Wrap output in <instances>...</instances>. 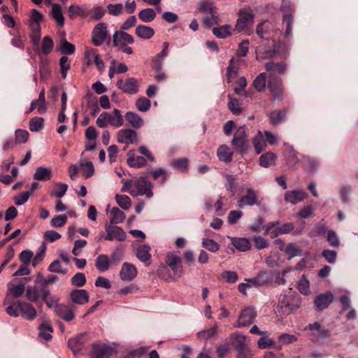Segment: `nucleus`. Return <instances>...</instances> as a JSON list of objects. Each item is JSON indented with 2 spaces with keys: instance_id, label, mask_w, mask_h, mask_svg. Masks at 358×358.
<instances>
[{
  "instance_id": "1",
  "label": "nucleus",
  "mask_w": 358,
  "mask_h": 358,
  "mask_svg": "<svg viewBox=\"0 0 358 358\" xmlns=\"http://www.w3.org/2000/svg\"><path fill=\"white\" fill-rule=\"evenodd\" d=\"M49 287L46 285L45 278L41 273H38L33 286H28L26 288L25 296L31 302H37L39 299L41 300L45 296H50Z\"/></svg>"
},
{
  "instance_id": "2",
  "label": "nucleus",
  "mask_w": 358,
  "mask_h": 358,
  "mask_svg": "<svg viewBox=\"0 0 358 358\" xmlns=\"http://www.w3.org/2000/svg\"><path fill=\"white\" fill-rule=\"evenodd\" d=\"M255 21V15L251 8L240 9L238 12V19L234 26V31L245 35L252 34L251 28Z\"/></svg>"
},
{
  "instance_id": "3",
  "label": "nucleus",
  "mask_w": 358,
  "mask_h": 358,
  "mask_svg": "<svg viewBox=\"0 0 358 358\" xmlns=\"http://www.w3.org/2000/svg\"><path fill=\"white\" fill-rule=\"evenodd\" d=\"M96 124L99 128H105L107 124L118 128L124 124V117L119 109L115 108L111 113H101L96 119Z\"/></svg>"
},
{
  "instance_id": "4",
  "label": "nucleus",
  "mask_w": 358,
  "mask_h": 358,
  "mask_svg": "<svg viewBox=\"0 0 358 358\" xmlns=\"http://www.w3.org/2000/svg\"><path fill=\"white\" fill-rule=\"evenodd\" d=\"M231 145L234 151L240 155L248 152L250 143L245 126H241L236 129L234 134V138L231 140Z\"/></svg>"
},
{
  "instance_id": "5",
  "label": "nucleus",
  "mask_w": 358,
  "mask_h": 358,
  "mask_svg": "<svg viewBox=\"0 0 358 358\" xmlns=\"http://www.w3.org/2000/svg\"><path fill=\"white\" fill-rule=\"evenodd\" d=\"M134 188L129 191L133 196L145 195L148 198L153 196L152 185L145 176H141L134 180Z\"/></svg>"
},
{
  "instance_id": "6",
  "label": "nucleus",
  "mask_w": 358,
  "mask_h": 358,
  "mask_svg": "<svg viewBox=\"0 0 358 358\" xmlns=\"http://www.w3.org/2000/svg\"><path fill=\"white\" fill-rule=\"evenodd\" d=\"M267 87L274 101H282L286 97L285 88L282 78L268 79Z\"/></svg>"
},
{
  "instance_id": "7",
  "label": "nucleus",
  "mask_w": 358,
  "mask_h": 358,
  "mask_svg": "<svg viewBox=\"0 0 358 358\" xmlns=\"http://www.w3.org/2000/svg\"><path fill=\"white\" fill-rule=\"evenodd\" d=\"M264 69L268 72V79L272 78H281L288 70V64L286 62L282 61L275 62L270 61L264 64Z\"/></svg>"
},
{
  "instance_id": "8",
  "label": "nucleus",
  "mask_w": 358,
  "mask_h": 358,
  "mask_svg": "<svg viewBox=\"0 0 358 358\" xmlns=\"http://www.w3.org/2000/svg\"><path fill=\"white\" fill-rule=\"evenodd\" d=\"M281 45H282V44L278 43V44L275 43L273 48H267L264 44H259L257 50V52H258L257 55V60L262 61L266 59H271L277 54L286 56L288 54V51L286 50L280 52V48Z\"/></svg>"
},
{
  "instance_id": "9",
  "label": "nucleus",
  "mask_w": 358,
  "mask_h": 358,
  "mask_svg": "<svg viewBox=\"0 0 358 358\" xmlns=\"http://www.w3.org/2000/svg\"><path fill=\"white\" fill-rule=\"evenodd\" d=\"M105 231L106 234L101 235L100 238H103L106 241L117 240L118 241H124L127 238V234L124 231L118 226L112 224H105Z\"/></svg>"
},
{
  "instance_id": "10",
  "label": "nucleus",
  "mask_w": 358,
  "mask_h": 358,
  "mask_svg": "<svg viewBox=\"0 0 358 358\" xmlns=\"http://www.w3.org/2000/svg\"><path fill=\"white\" fill-rule=\"evenodd\" d=\"M115 352L113 347L102 343L92 345L90 358H109Z\"/></svg>"
},
{
  "instance_id": "11",
  "label": "nucleus",
  "mask_w": 358,
  "mask_h": 358,
  "mask_svg": "<svg viewBox=\"0 0 358 358\" xmlns=\"http://www.w3.org/2000/svg\"><path fill=\"white\" fill-rule=\"evenodd\" d=\"M278 30L275 25L269 20H263L256 27V34L262 41H270L271 34Z\"/></svg>"
},
{
  "instance_id": "12",
  "label": "nucleus",
  "mask_w": 358,
  "mask_h": 358,
  "mask_svg": "<svg viewBox=\"0 0 358 358\" xmlns=\"http://www.w3.org/2000/svg\"><path fill=\"white\" fill-rule=\"evenodd\" d=\"M92 43L96 46L101 45L106 41H110V37L106 23L101 22L95 26L92 31Z\"/></svg>"
},
{
  "instance_id": "13",
  "label": "nucleus",
  "mask_w": 358,
  "mask_h": 358,
  "mask_svg": "<svg viewBox=\"0 0 358 358\" xmlns=\"http://www.w3.org/2000/svg\"><path fill=\"white\" fill-rule=\"evenodd\" d=\"M257 314L254 307H247L241 310L236 327L240 328L250 325Z\"/></svg>"
},
{
  "instance_id": "14",
  "label": "nucleus",
  "mask_w": 358,
  "mask_h": 358,
  "mask_svg": "<svg viewBox=\"0 0 358 358\" xmlns=\"http://www.w3.org/2000/svg\"><path fill=\"white\" fill-rule=\"evenodd\" d=\"M116 86L118 89L127 94H135L139 90L138 82L134 78H129L124 80L119 79L116 83Z\"/></svg>"
},
{
  "instance_id": "15",
  "label": "nucleus",
  "mask_w": 358,
  "mask_h": 358,
  "mask_svg": "<svg viewBox=\"0 0 358 358\" xmlns=\"http://www.w3.org/2000/svg\"><path fill=\"white\" fill-rule=\"evenodd\" d=\"M181 262V257L174 252H169L166 254L165 265H166L167 267L169 266L176 275L180 276L182 272Z\"/></svg>"
},
{
  "instance_id": "16",
  "label": "nucleus",
  "mask_w": 358,
  "mask_h": 358,
  "mask_svg": "<svg viewBox=\"0 0 358 358\" xmlns=\"http://www.w3.org/2000/svg\"><path fill=\"white\" fill-rule=\"evenodd\" d=\"M239 208H243L246 206H252L259 205L258 195L252 188L246 189V194L241 197L237 202Z\"/></svg>"
},
{
  "instance_id": "17",
  "label": "nucleus",
  "mask_w": 358,
  "mask_h": 358,
  "mask_svg": "<svg viewBox=\"0 0 358 358\" xmlns=\"http://www.w3.org/2000/svg\"><path fill=\"white\" fill-rule=\"evenodd\" d=\"M89 338L86 333L77 335L68 341V345L74 355L79 353L84 348Z\"/></svg>"
},
{
  "instance_id": "18",
  "label": "nucleus",
  "mask_w": 358,
  "mask_h": 358,
  "mask_svg": "<svg viewBox=\"0 0 358 358\" xmlns=\"http://www.w3.org/2000/svg\"><path fill=\"white\" fill-rule=\"evenodd\" d=\"M334 295L331 292L327 291L315 296L314 305L317 311L326 309L333 301Z\"/></svg>"
},
{
  "instance_id": "19",
  "label": "nucleus",
  "mask_w": 358,
  "mask_h": 358,
  "mask_svg": "<svg viewBox=\"0 0 358 358\" xmlns=\"http://www.w3.org/2000/svg\"><path fill=\"white\" fill-rule=\"evenodd\" d=\"M55 315L66 322H71L75 317L73 307L64 303L57 305L55 308Z\"/></svg>"
},
{
  "instance_id": "20",
  "label": "nucleus",
  "mask_w": 358,
  "mask_h": 358,
  "mask_svg": "<svg viewBox=\"0 0 358 358\" xmlns=\"http://www.w3.org/2000/svg\"><path fill=\"white\" fill-rule=\"evenodd\" d=\"M117 141L120 143H124L126 145L136 143L137 133L131 129H121L117 134Z\"/></svg>"
},
{
  "instance_id": "21",
  "label": "nucleus",
  "mask_w": 358,
  "mask_h": 358,
  "mask_svg": "<svg viewBox=\"0 0 358 358\" xmlns=\"http://www.w3.org/2000/svg\"><path fill=\"white\" fill-rule=\"evenodd\" d=\"M134 43L133 36L126 31H116L113 36V43L115 47L124 45H131Z\"/></svg>"
},
{
  "instance_id": "22",
  "label": "nucleus",
  "mask_w": 358,
  "mask_h": 358,
  "mask_svg": "<svg viewBox=\"0 0 358 358\" xmlns=\"http://www.w3.org/2000/svg\"><path fill=\"white\" fill-rule=\"evenodd\" d=\"M127 163L130 167L140 169L147 165L146 159L142 156L136 155L134 150H130L127 152Z\"/></svg>"
},
{
  "instance_id": "23",
  "label": "nucleus",
  "mask_w": 358,
  "mask_h": 358,
  "mask_svg": "<svg viewBox=\"0 0 358 358\" xmlns=\"http://www.w3.org/2000/svg\"><path fill=\"white\" fill-rule=\"evenodd\" d=\"M137 275L136 268L131 264L124 262L120 272L121 280L124 281L132 280Z\"/></svg>"
},
{
  "instance_id": "24",
  "label": "nucleus",
  "mask_w": 358,
  "mask_h": 358,
  "mask_svg": "<svg viewBox=\"0 0 358 358\" xmlns=\"http://www.w3.org/2000/svg\"><path fill=\"white\" fill-rule=\"evenodd\" d=\"M89 294L85 289H73L70 293V299L75 304L84 305L89 301Z\"/></svg>"
},
{
  "instance_id": "25",
  "label": "nucleus",
  "mask_w": 358,
  "mask_h": 358,
  "mask_svg": "<svg viewBox=\"0 0 358 358\" xmlns=\"http://www.w3.org/2000/svg\"><path fill=\"white\" fill-rule=\"evenodd\" d=\"M287 109H275L269 115L270 123L273 126H278L286 120Z\"/></svg>"
},
{
  "instance_id": "26",
  "label": "nucleus",
  "mask_w": 358,
  "mask_h": 358,
  "mask_svg": "<svg viewBox=\"0 0 358 358\" xmlns=\"http://www.w3.org/2000/svg\"><path fill=\"white\" fill-rule=\"evenodd\" d=\"M307 194L303 191L292 190L287 191L285 194V200L292 204H296L302 201L306 196Z\"/></svg>"
},
{
  "instance_id": "27",
  "label": "nucleus",
  "mask_w": 358,
  "mask_h": 358,
  "mask_svg": "<svg viewBox=\"0 0 358 358\" xmlns=\"http://www.w3.org/2000/svg\"><path fill=\"white\" fill-rule=\"evenodd\" d=\"M279 220L273 221L268 223L265 227L264 235H269L271 238H275L280 235H282Z\"/></svg>"
},
{
  "instance_id": "28",
  "label": "nucleus",
  "mask_w": 358,
  "mask_h": 358,
  "mask_svg": "<svg viewBox=\"0 0 358 358\" xmlns=\"http://www.w3.org/2000/svg\"><path fill=\"white\" fill-rule=\"evenodd\" d=\"M68 15L71 20H74L77 17H86L88 13L84 6L72 4L68 9Z\"/></svg>"
},
{
  "instance_id": "29",
  "label": "nucleus",
  "mask_w": 358,
  "mask_h": 358,
  "mask_svg": "<svg viewBox=\"0 0 358 358\" xmlns=\"http://www.w3.org/2000/svg\"><path fill=\"white\" fill-rule=\"evenodd\" d=\"M51 17L55 21L57 24L62 27L64 25V17L62 13V7L58 3L52 4V8L50 10Z\"/></svg>"
},
{
  "instance_id": "30",
  "label": "nucleus",
  "mask_w": 358,
  "mask_h": 358,
  "mask_svg": "<svg viewBox=\"0 0 358 358\" xmlns=\"http://www.w3.org/2000/svg\"><path fill=\"white\" fill-rule=\"evenodd\" d=\"M20 313L22 317L27 319L28 320H33L36 316V310L29 303L22 302Z\"/></svg>"
},
{
  "instance_id": "31",
  "label": "nucleus",
  "mask_w": 358,
  "mask_h": 358,
  "mask_svg": "<svg viewBox=\"0 0 358 358\" xmlns=\"http://www.w3.org/2000/svg\"><path fill=\"white\" fill-rule=\"evenodd\" d=\"M135 34L140 38L148 40L155 35V31L150 27L141 24L136 27Z\"/></svg>"
},
{
  "instance_id": "32",
  "label": "nucleus",
  "mask_w": 358,
  "mask_h": 358,
  "mask_svg": "<svg viewBox=\"0 0 358 358\" xmlns=\"http://www.w3.org/2000/svg\"><path fill=\"white\" fill-rule=\"evenodd\" d=\"M150 247L148 245H143L138 248L136 250V257L142 262L150 264L151 259Z\"/></svg>"
},
{
  "instance_id": "33",
  "label": "nucleus",
  "mask_w": 358,
  "mask_h": 358,
  "mask_svg": "<svg viewBox=\"0 0 358 358\" xmlns=\"http://www.w3.org/2000/svg\"><path fill=\"white\" fill-rule=\"evenodd\" d=\"M217 155L220 161L229 163L232 161L233 152L227 145H222L217 148Z\"/></svg>"
},
{
  "instance_id": "34",
  "label": "nucleus",
  "mask_w": 358,
  "mask_h": 358,
  "mask_svg": "<svg viewBox=\"0 0 358 358\" xmlns=\"http://www.w3.org/2000/svg\"><path fill=\"white\" fill-rule=\"evenodd\" d=\"M124 117L129 125L133 128L138 129L143 124V119L134 112L129 111L125 114Z\"/></svg>"
},
{
  "instance_id": "35",
  "label": "nucleus",
  "mask_w": 358,
  "mask_h": 358,
  "mask_svg": "<svg viewBox=\"0 0 358 358\" xmlns=\"http://www.w3.org/2000/svg\"><path fill=\"white\" fill-rule=\"evenodd\" d=\"M38 329V338H40L41 341L48 342L52 339V333L53 331V329L50 324H41L39 326Z\"/></svg>"
},
{
  "instance_id": "36",
  "label": "nucleus",
  "mask_w": 358,
  "mask_h": 358,
  "mask_svg": "<svg viewBox=\"0 0 358 358\" xmlns=\"http://www.w3.org/2000/svg\"><path fill=\"white\" fill-rule=\"evenodd\" d=\"M231 345L237 351L248 348L245 345V336L236 332L231 334Z\"/></svg>"
},
{
  "instance_id": "37",
  "label": "nucleus",
  "mask_w": 358,
  "mask_h": 358,
  "mask_svg": "<svg viewBox=\"0 0 358 358\" xmlns=\"http://www.w3.org/2000/svg\"><path fill=\"white\" fill-rule=\"evenodd\" d=\"M110 261L106 255H99L95 262L96 269L101 272H105L109 269Z\"/></svg>"
},
{
  "instance_id": "38",
  "label": "nucleus",
  "mask_w": 358,
  "mask_h": 358,
  "mask_svg": "<svg viewBox=\"0 0 358 358\" xmlns=\"http://www.w3.org/2000/svg\"><path fill=\"white\" fill-rule=\"evenodd\" d=\"M43 14L36 9L31 10V15L28 20V26L29 28L36 27H41V22L43 21Z\"/></svg>"
},
{
  "instance_id": "39",
  "label": "nucleus",
  "mask_w": 358,
  "mask_h": 358,
  "mask_svg": "<svg viewBox=\"0 0 358 358\" xmlns=\"http://www.w3.org/2000/svg\"><path fill=\"white\" fill-rule=\"evenodd\" d=\"M232 27L230 24H224L214 27L213 34L218 38H226L231 35Z\"/></svg>"
},
{
  "instance_id": "40",
  "label": "nucleus",
  "mask_w": 358,
  "mask_h": 358,
  "mask_svg": "<svg viewBox=\"0 0 358 358\" xmlns=\"http://www.w3.org/2000/svg\"><path fill=\"white\" fill-rule=\"evenodd\" d=\"M266 73H260L253 80L252 86L258 92H263L266 87Z\"/></svg>"
},
{
  "instance_id": "41",
  "label": "nucleus",
  "mask_w": 358,
  "mask_h": 358,
  "mask_svg": "<svg viewBox=\"0 0 358 358\" xmlns=\"http://www.w3.org/2000/svg\"><path fill=\"white\" fill-rule=\"evenodd\" d=\"M170 164L175 170L186 173L188 171L189 160L186 157L175 159L171 162Z\"/></svg>"
},
{
  "instance_id": "42",
  "label": "nucleus",
  "mask_w": 358,
  "mask_h": 358,
  "mask_svg": "<svg viewBox=\"0 0 358 358\" xmlns=\"http://www.w3.org/2000/svg\"><path fill=\"white\" fill-rule=\"evenodd\" d=\"M52 178V171L48 168L39 166L34 174V178L37 180L46 181Z\"/></svg>"
},
{
  "instance_id": "43",
  "label": "nucleus",
  "mask_w": 358,
  "mask_h": 358,
  "mask_svg": "<svg viewBox=\"0 0 358 358\" xmlns=\"http://www.w3.org/2000/svg\"><path fill=\"white\" fill-rule=\"evenodd\" d=\"M276 155L271 152L263 154L259 157V165L262 167L267 168L275 164Z\"/></svg>"
},
{
  "instance_id": "44",
  "label": "nucleus",
  "mask_w": 358,
  "mask_h": 358,
  "mask_svg": "<svg viewBox=\"0 0 358 358\" xmlns=\"http://www.w3.org/2000/svg\"><path fill=\"white\" fill-rule=\"evenodd\" d=\"M231 243L239 251L245 252L250 248V243L245 238H234Z\"/></svg>"
},
{
  "instance_id": "45",
  "label": "nucleus",
  "mask_w": 358,
  "mask_h": 358,
  "mask_svg": "<svg viewBox=\"0 0 358 358\" xmlns=\"http://www.w3.org/2000/svg\"><path fill=\"white\" fill-rule=\"evenodd\" d=\"M111 217L110 219V224H117L124 222L125 219V214L120 210L118 208L114 207L112 208Z\"/></svg>"
},
{
  "instance_id": "46",
  "label": "nucleus",
  "mask_w": 358,
  "mask_h": 358,
  "mask_svg": "<svg viewBox=\"0 0 358 358\" xmlns=\"http://www.w3.org/2000/svg\"><path fill=\"white\" fill-rule=\"evenodd\" d=\"M138 17L143 22H151L156 17V13L153 8H145L138 13Z\"/></svg>"
},
{
  "instance_id": "47",
  "label": "nucleus",
  "mask_w": 358,
  "mask_h": 358,
  "mask_svg": "<svg viewBox=\"0 0 358 358\" xmlns=\"http://www.w3.org/2000/svg\"><path fill=\"white\" fill-rule=\"evenodd\" d=\"M33 101L37 105V111L39 114H44L47 111L44 88L40 92L38 99Z\"/></svg>"
},
{
  "instance_id": "48",
  "label": "nucleus",
  "mask_w": 358,
  "mask_h": 358,
  "mask_svg": "<svg viewBox=\"0 0 358 358\" xmlns=\"http://www.w3.org/2000/svg\"><path fill=\"white\" fill-rule=\"evenodd\" d=\"M252 143L257 154L261 153L266 147V143L263 138L261 131H258V134L253 138Z\"/></svg>"
},
{
  "instance_id": "49",
  "label": "nucleus",
  "mask_w": 358,
  "mask_h": 358,
  "mask_svg": "<svg viewBox=\"0 0 358 358\" xmlns=\"http://www.w3.org/2000/svg\"><path fill=\"white\" fill-rule=\"evenodd\" d=\"M294 18L292 14H286L283 16L282 23L285 24V38L289 39L292 33V24Z\"/></svg>"
},
{
  "instance_id": "50",
  "label": "nucleus",
  "mask_w": 358,
  "mask_h": 358,
  "mask_svg": "<svg viewBox=\"0 0 358 358\" xmlns=\"http://www.w3.org/2000/svg\"><path fill=\"white\" fill-rule=\"evenodd\" d=\"M59 50L64 55H73L75 52L73 44L67 41L65 38L61 39Z\"/></svg>"
},
{
  "instance_id": "51",
  "label": "nucleus",
  "mask_w": 358,
  "mask_h": 358,
  "mask_svg": "<svg viewBox=\"0 0 358 358\" xmlns=\"http://www.w3.org/2000/svg\"><path fill=\"white\" fill-rule=\"evenodd\" d=\"M148 350L147 347H141L137 349L128 350L120 358H141Z\"/></svg>"
},
{
  "instance_id": "52",
  "label": "nucleus",
  "mask_w": 358,
  "mask_h": 358,
  "mask_svg": "<svg viewBox=\"0 0 358 358\" xmlns=\"http://www.w3.org/2000/svg\"><path fill=\"white\" fill-rule=\"evenodd\" d=\"M217 324H215L212 327L200 331L197 333V337L203 340H208L215 336L217 331Z\"/></svg>"
},
{
  "instance_id": "53",
  "label": "nucleus",
  "mask_w": 358,
  "mask_h": 358,
  "mask_svg": "<svg viewBox=\"0 0 358 358\" xmlns=\"http://www.w3.org/2000/svg\"><path fill=\"white\" fill-rule=\"evenodd\" d=\"M26 292L25 285L23 283H20L17 285L8 287V294L11 295L14 298H18L21 296L24 292Z\"/></svg>"
},
{
  "instance_id": "54",
  "label": "nucleus",
  "mask_w": 358,
  "mask_h": 358,
  "mask_svg": "<svg viewBox=\"0 0 358 358\" xmlns=\"http://www.w3.org/2000/svg\"><path fill=\"white\" fill-rule=\"evenodd\" d=\"M55 186L57 189H55L52 190L50 195L56 198H62L64 196L68 189V185L65 183L56 182Z\"/></svg>"
},
{
  "instance_id": "55",
  "label": "nucleus",
  "mask_w": 358,
  "mask_h": 358,
  "mask_svg": "<svg viewBox=\"0 0 358 358\" xmlns=\"http://www.w3.org/2000/svg\"><path fill=\"white\" fill-rule=\"evenodd\" d=\"M256 285L259 287H262L268 283L271 279L270 273L267 271H261L255 277Z\"/></svg>"
},
{
  "instance_id": "56",
  "label": "nucleus",
  "mask_w": 358,
  "mask_h": 358,
  "mask_svg": "<svg viewBox=\"0 0 358 358\" xmlns=\"http://www.w3.org/2000/svg\"><path fill=\"white\" fill-rule=\"evenodd\" d=\"M44 127V119L41 117H34L29 121V129L31 131H38Z\"/></svg>"
},
{
  "instance_id": "57",
  "label": "nucleus",
  "mask_w": 358,
  "mask_h": 358,
  "mask_svg": "<svg viewBox=\"0 0 358 358\" xmlns=\"http://www.w3.org/2000/svg\"><path fill=\"white\" fill-rule=\"evenodd\" d=\"M115 200L117 203L121 208L124 210H128L130 208L131 201L128 196L116 194Z\"/></svg>"
},
{
  "instance_id": "58",
  "label": "nucleus",
  "mask_w": 358,
  "mask_h": 358,
  "mask_svg": "<svg viewBox=\"0 0 358 358\" xmlns=\"http://www.w3.org/2000/svg\"><path fill=\"white\" fill-rule=\"evenodd\" d=\"M229 101L228 103V108L235 115H239L242 112L241 104L238 99L229 96Z\"/></svg>"
},
{
  "instance_id": "59",
  "label": "nucleus",
  "mask_w": 358,
  "mask_h": 358,
  "mask_svg": "<svg viewBox=\"0 0 358 358\" xmlns=\"http://www.w3.org/2000/svg\"><path fill=\"white\" fill-rule=\"evenodd\" d=\"M136 107L139 111L146 112L151 107V101L148 98L141 96L136 100Z\"/></svg>"
},
{
  "instance_id": "60",
  "label": "nucleus",
  "mask_w": 358,
  "mask_h": 358,
  "mask_svg": "<svg viewBox=\"0 0 358 358\" xmlns=\"http://www.w3.org/2000/svg\"><path fill=\"white\" fill-rule=\"evenodd\" d=\"M202 246L211 252H216L220 250V245L213 239L203 238Z\"/></svg>"
},
{
  "instance_id": "61",
  "label": "nucleus",
  "mask_w": 358,
  "mask_h": 358,
  "mask_svg": "<svg viewBox=\"0 0 358 358\" xmlns=\"http://www.w3.org/2000/svg\"><path fill=\"white\" fill-rule=\"evenodd\" d=\"M21 301H16L11 303L6 308V312L11 317H17L21 310Z\"/></svg>"
},
{
  "instance_id": "62",
  "label": "nucleus",
  "mask_w": 358,
  "mask_h": 358,
  "mask_svg": "<svg viewBox=\"0 0 358 358\" xmlns=\"http://www.w3.org/2000/svg\"><path fill=\"white\" fill-rule=\"evenodd\" d=\"M154 180H157L160 176L162 177L161 185H164L167 180V171L164 168H156L150 172Z\"/></svg>"
},
{
  "instance_id": "63",
  "label": "nucleus",
  "mask_w": 358,
  "mask_h": 358,
  "mask_svg": "<svg viewBox=\"0 0 358 358\" xmlns=\"http://www.w3.org/2000/svg\"><path fill=\"white\" fill-rule=\"evenodd\" d=\"M53 41L49 36H45L42 41L41 50L44 55L50 54L53 48Z\"/></svg>"
},
{
  "instance_id": "64",
  "label": "nucleus",
  "mask_w": 358,
  "mask_h": 358,
  "mask_svg": "<svg viewBox=\"0 0 358 358\" xmlns=\"http://www.w3.org/2000/svg\"><path fill=\"white\" fill-rule=\"evenodd\" d=\"M285 252L289 255L288 259L302 255V250L296 247L293 243H289L285 249Z\"/></svg>"
}]
</instances>
